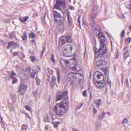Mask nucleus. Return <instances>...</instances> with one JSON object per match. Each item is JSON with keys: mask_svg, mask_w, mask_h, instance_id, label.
Listing matches in <instances>:
<instances>
[{"mask_svg": "<svg viewBox=\"0 0 131 131\" xmlns=\"http://www.w3.org/2000/svg\"><path fill=\"white\" fill-rule=\"evenodd\" d=\"M64 99L60 103L57 104L54 106V110L57 115L59 117L63 116L69 106L68 100L67 92H59L57 94L56 99L57 101Z\"/></svg>", "mask_w": 131, "mask_h": 131, "instance_id": "nucleus-1", "label": "nucleus"}, {"mask_svg": "<svg viewBox=\"0 0 131 131\" xmlns=\"http://www.w3.org/2000/svg\"><path fill=\"white\" fill-rule=\"evenodd\" d=\"M64 19L63 18H62L58 22H57V28L59 31L62 32H63L66 29L64 22Z\"/></svg>", "mask_w": 131, "mask_h": 131, "instance_id": "nucleus-2", "label": "nucleus"}, {"mask_svg": "<svg viewBox=\"0 0 131 131\" xmlns=\"http://www.w3.org/2000/svg\"><path fill=\"white\" fill-rule=\"evenodd\" d=\"M60 6H62L64 8H66V4L65 0H56L54 8L61 11L62 9L60 8Z\"/></svg>", "mask_w": 131, "mask_h": 131, "instance_id": "nucleus-3", "label": "nucleus"}, {"mask_svg": "<svg viewBox=\"0 0 131 131\" xmlns=\"http://www.w3.org/2000/svg\"><path fill=\"white\" fill-rule=\"evenodd\" d=\"M104 56H100V58L98 59V60L96 62V66L101 68L105 64Z\"/></svg>", "mask_w": 131, "mask_h": 131, "instance_id": "nucleus-4", "label": "nucleus"}, {"mask_svg": "<svg viewBox=\"0 0 131 131\" xmlns=\"http://www.w3.org/2000/svg\"><path fill=\"white\" fill-rule=\"evenodd\" d=\"M60 39L63 44H64L67 42L71 43L72 42V37L69 36L62 37L60 38Z\"/></svg>", "mask_w": 131, "mask_h": 131, "instance_id": "nucleus-5", "label": "nucleus"}, {"mask_svg": "<svg viewBox=\"0 0 131 131\" xmlns=\"http://www.w3.org/2000/svg\"><path fill=\"white\" fill-rule=\"evenodd\" d=\"M72 49L73 47L71 45L69 44L66 45L63 48L62 51L63 53L67 54L68 53H71Z\"/></svg>", "mask_w": 131, "mask_h": 131, "instance_id": "nucleus-6", "label": "nucleus"}, {"mask_svg": "<svg viewBox=\"0 0 131 131\" xmlns=\"http://www.w3.org/2000/svg\"><path fill=\"white\" fill-rule=\"evenodd\" d=\"M95 52L100 53L103 54H105L107 52V50L106 47H104L101 48L100 49V46L99 49L95 47L94 48Z\"/></svg>", "mask_w": 131, "mask_h": 131, "instance_id": "nucleus-7", "label": "nucleus"}, {"mask_svg": "<svg viewBox=\"0 0 131 131\" xmlns=\"http://www.w3.org/2000/svg\"><path fill=\"white\" fill-rule=\"evenodd\" d=\"M97 7L96 5L92 8L91 11V17L92 18H94L96 17L97 13Z\"/></svg>", "mask_w": 131, "mask_h": 131, "instance_id": "nucleus-8", "label": "nucleus"}, {"mask_svg": "<svg viewBox=\"0 0 131 131\" xmlns=\"http://www.w3.org/2000/svg\"><path fill=\"white\" fill-rule=\"evenodd\" d=\"M94 82L95 85L99 88H101L104 87V85L105 81L99 80L98 81H94Z\"/></svg>", "mask_w": 131, "mask_h": 131, "instance_id": "nucleus-9", "label": "nucleus"}, {"mask_svg": "<svg viewBox=\"0 0 131 131\" xmlns=\"http://www.w3.org/2000/svg\"><path fill=\"white\" fill-rule=\"evenodd\" d=\"M76 77L77 74L73 72L69 73L68 76V78L69 79V80L73 82L76 79Z\"/></svg>", "mask_w": 131, "mask_h": 131, "instance_id": "nucleus-10", "label": "nucleus"}, {"mask_svg": "<svg viewBox=\"0 0 131 131\" xmlns=\"http://www.w3.org/2000/svg\"><path fill=\"white\" fill-rule=\"evenodd\" d=\"M73 66H70L69 68L71 69V70L73 71H79L81 70V67L79 64H72Z\"/></svg>", "mask_w": 131, "mask_h": 131, "instance_id": "nucleus-11", "label": "nucleus"}, {"mask_svg": "<svg viewBox=\"0 0 131 131\" xmlns=\"http://www.w3.org/2000/svg\"><path fill=\"white\" fill-rule=\"evenodd\" d=\"M27 87V85L24 84H21L19 86V88L18 92L21 93V94H23V93L24 92L25 89Z\"/></svg>", "mask_w": 131, "mask_h": 131, "instance_id": "nucleus-12", "label": "nucleus"}, {"mask_svg": "<svg viewBox=\"0 0 131 131\" xmlns=\"http://www.w3.org/2000/svg\"><path fill=\"white\" fill-rule=\"evenodd\" d=\"M53 13L54 18V21L56 22H57L58 21V20L57 19V18H59L60 19L61 18H63L61 17L60 14L58 13L56 11L54 10L53 11Z\"/></svg>", "mask_w": 131, "mask_h": 131, "instance_id": "nucleus-13", "label": "nucleus"}, {"mask_svg": "<svg viewBox=\"0 0 131 131\" xmlns=\"http://www.w3.org/2000/svg\"><path fill=\"white\" fill-rule=\"evenodd\" d=\"M56 78L54 76H53L51 78L50 84L52 88H53L55 85L57 86V85L56 84Z\"/></svg>", "mask_w": 131, "mask_h": 131, "instance_id": "nucleus-14", "label": "nucleus"}, {"mask_svg": "<svg viewBox=\"0 0 131 131\" xmlns=\"http://www.w3.org/2000/svg\"><path fill=\"white\" fill-rule=\"evenodd\" d=\"M100 40V49L101 48L106 47L104 43L105 41V38H100L99 39Z\"/></svg>", "mask_w": 131, "mask_h": 131, "instance_id": "nucleus-15", "label": "nucleus"}, {"mask_svg": "<svg viewBox=\"0 0 131 131\" xmlns=\"http://www.w3.org/2000/svg\"><path fill=\"white\" fill-rule=\"evenodd\" d=\"M17 46V44L14 43L12 41L8 43L7 48L9 49L11 47L13 48H15Z\"/></svg>", "mask_w": 131, "mask_h": 131, "instance_id": "nucleus-16", "label": "nucleus"}, {"mask_svg": "<svg viewBox=\"0 0 131 131\" xmlns=\"http://www.w3.org/2000/svg\"><path fill=\"white\" fill-rule=\"evenodd\" d=\"M56 74L57 75V81L58 84H60V71L59 70H57L56 71Z\"/></svg>", "mask_w": 131, "mask_h": 131, "instance_id": "nucleus-17", "label": "nucleus"}, {"mask_svg": "<svg viewBox=\"0 0 131 131\" xmlns=\"http://www.w3.org/2000/svg\"><path fill=\"white\" fill-rule=\"evenodd\" d=\"M67 14L68 23H69L70 25L71 26L72 24V18L70 16V14L69 12H67Z\"/></svg>", "mask_w": 131, "mask_h": 131, "instance_id": "nucleus-18", "label": "nucleus"}, {"mask_svg": "<svg viewBox=\"0 0 131 131\" xmlns=\"http://www.w3.org/2000/svg\"><path fill=\"white\" fill-rule=\"evenodd\" d=\"M97 77L99 80H104V77L103 74L102 73H100L97 75Z\"/></svg>", "mask_w": 131, "mask_h": 131, "instance_id": "nucleus-19", "label": "nucleus"}, {"mask_svg": "<svg viewBox=\"0 0 131 131\" xmlns=\"http://www.w3.org/2000/svg\"><path fill=\"white\" fill-rule=\"evenodd\" d=\"M105 113H106V112H103L102 115L99 114L98 116V119L100 121L102 120L105 117Z\"/></svg>", "mask_w": 131, "mask_h": 131, "instance_id": "nucleus-20", "label": "nucleus"}, {"mask_svg": "<svg viewBox=\"0 0 131 131\" xmlns=\"http://www.w3.org/2000/svg\"><path fill=\"white\" fill-rule=\"evenodd\" d=\"M101 100L100 99L96 100L95 101V104L97 108H98L101 103Z\"/></svg>", "mask_w": 131, "mask_h": 131, "instance_id": "nucleus-21", "label": "nucleus"}, {"mask_svg": "<svg viewBox=\"0 0 131 131\" xmlns=\"http://www.w3.org/2000/svg\"><path fill=\"white\" fill-rule=\"evenodd\" d=\"M29 19V17L28 16H26L24 18H19L20 21L22 22H24L28 20Z\"/></svg>", "mask_w": 131, "mask_h": 131, "instance_id": "nucleus-22", "label": "nucleus"}, {"mask_svg": "<svg viewBox=\"0 0 131 131\" xmlns=\"http://www.w3.org/2000/svg\"><path fill=\"white\" fill-rule=\"evenodd\" d=\"M60 123L61 122H53V124L54 127L57 129L58 126V125L60 124Z\"/></svg>", "mask_w": 131, "mask_h": 131, "instance_id": "nucleus-23", "label": "nucleus"}, {"mask_svg": "<svg viewBox=\"0 0 131 131\" xmlns=\"http://www.w3.org/2000/svg\"><path fill=\"white\" fill-rule=\"evenodd\" d=\"M27 34L26 32L25 31L23 33V36H22V38L23 40H26L27 38Z\"/></svg>", "mask_w": 131, "mask_h": 131, "instance_id": "nucleus-24", "label": "nucleus"}, {"mask_svg": "<svg viewBox=\"0 0 131 131\" xmlns=\"http://www.w3.org/2000/svg\"><path fill=\"white\" fill-rule=\"evenodd\" d=\"M101 124L99 123H97L96 124L95 128L97 130H99L101 126Z\"/></svg>", "mask_w": 131, "mask_h": 131, "instance_id": "nucleus-25", "label": "nucleus"}, {"mask_svg": "<svg viewBox=\"0 0 131 131\" xmlns=\"http://www.w3.org/2000/svg\"><path fill=\"white\" fill-rule=\"evenodd\" d=\"M101 69L102 71H103L104 73V74L106 75L107 73L108 68L107 67H106L105 68H103L102 67H101Z\"/></svg>", "mask_w": 131, "mask_h": 131, "instance_id": "nucleus-26", "label": "nucleus"}, {"mask_svg": "<svg viewBox=\"0 0 131 131\" xmlns=\"http://www.w3.org/2000/svg\"><path fill=\"white\" fill-rule=\"evenodd\" d=\"M15 32L14 31H13L9 34V37L11 38H13V37H15Z\"/></svg>", "mask_w": 131, "mask_h": 131, "instance_id": "nucleus-27", "label": "nucleus"}, {"mask_svg": "<svg viewBox=\"0 0 131 131\" xmlns=\"http://www.w3.org/2000/svg\"><path fill=\"white\" fill-rule=\"evenodd\" d=\"M27 126L25 124H23L21 127V129L23 130H27Z\"/></svg>", "mask_w": 131, "mask_h": 131, "instance_id": "nucleus-28", "label": "nucleus"}, {"mask_svg": "<svg viewBox=\"0 0 131 131\" xmlns=\"http://www.w3.org/2000/svg\"><path fill=\"white\" fill-rule=\"evenodd\" d=\"M29 36L32 38L36 37V35L34 33L31 32L29 34Z\"/></svg>", "mask_w": 131, "mask_h": 131, "instance_id": "nucleus-29", "label": "nucleus"}, {"mask_svg": "<svg viewBox=\"0 0 131 131\" xmlns=\"http://www.w3.org/2000/svg\"><path fill=\"white\" fill-rule=\"evenodd\" d=\"M50 60H51L54 63H55V60L54 55L53 54H52L50 57Z\"/></svg>", "mask_w": 131, "mask_h": 131, "instance_id": "nucleus-30", "label": "nucleus"}, {"mask_svg": "<svg viewBox=\"0 0 131 131\" xmlns=\"http://www.w3.org/2000/svg\"><path fill=\"white\" fill-rule=\"evenodd\" d=\"M99 53L98 52H95V56L96 57V58H100V56H104V54H99Z\"/></svg>", "mask_w": 131, "mask_h": 131, "instance_id": "nucleus-31", "label": "nucleus"}, {"mask_svg": "<svg viewBox=\"0 0 131 131\" xmlns=\"http://www.w3.org/2000/svg\"><path fill=\"white\" fill-rule=\"evenodd\" d=\"M32 72L30 74V76L31 77L33 78H34L35 76L36 72L34 70H32Z\"/></svg>", "mask_w": 131, "mask_h": 131, "instance_id": "nucleus-32", "label": "nucleus"}, {"mask_svg": "<svg viewBox=\"0 0 131 131\" xmlns=\"http://www.w3.org/2000/svg\"><path fill=\"white\" fill-rule=\"evenodd\" d=\"M26 71L27 72V73L29 74L31 71V69L29 67H27L26 69Z\"/></svg>", "mask_w": 131, "mask_h": 131, "instance_id": "nucleus-33", "label": "nucleus"}, {"mask_svg": "<svg viewBox=\"0 0 131 131\" xmlns=\"http://www.w3.org/2000/svg\"><path fill=\"white\" fill-rule=\"evenodd\" d=\"M12 79H13V80H12V84H14L16 83H17V82L18 81L17 79L15 78H13Z\"/></svg>", "mask_w": 131, "mask_h": 131, "instance_id": "nucleus-34", "label": "nucleus"}, {"mask_svg": "<svg viewBox=\"0 0 131 131\" xmlns=\"http://www.w3.org/2000/svg\"><path fill=\"white\" fill-rule=\"evenodd\" d=\"M128 121V120L126 118H124V120L123 121L122 123L123 124L127 123Z\"/></svg>", "mask_w": 131, "mask_h": 131, "instance_id": "nucleus-35", "label": "nucleus"}, {"mask_svg": "<svg viewBox=\"0 0 131 131\" xmlns=\"http://www.w3.org/2000/svg\"><path fill=\"white\" fill-rule=\"evenodd\" d=\"M16 75V74L13 71H12L11 73L10 76L12 78H14V76Z\"/></svg>", "mask_w": 131, "mask_h": 131, "instance_id": "nucleus-36", "label": "nucleus"}, {"mask_svg": "<svg viewBox=\"0 0 131 131\" xmlns=\"http://www.w3.org/2000/svg\"><path fill=\"white\" fill-rule=\"evenodd\" d=\"M97 36H98L99 39L101 38H105V35L103 34L101 35H98Z\"/></svg>", "mask_w": 131, "mask_h": 131, "instance_id": "nucleus-37", "label": "nucleus"}, {"mask_svg": "<svg viewBox=\"0 0 131 131\" xmlns=\"http://www.w3.org/2000/svg\"><path fill=\"white\" fill-rule=\"evenodd\" d=\"M125 33V30H123L121 32L120 34L121 37H123L124 36Z\"/></svg>", "mask_w": 131, "mask_h": 131, "instance_id": "nucleus-38", "label": "nucleus"}, {"mask_svg": "<svg viewBox=\"0 0 131 131\" xmlns=\"http://www.w3.org/2000/svg\"><path fill=\"white\" fill-rule=\"evenodd\" d=\"M81 17V16H80L78 18V23L79 24V26L80 27V28H81V26L80 24V19Z\"/></svg>", "mask_w": 131, "mask_h": 131, "instance_id": "nucleus-39", "label": "nucleus"}, {"mask_svg": "<svg viewBox=\"0 0 131 131\" xmlns=\"http://www.w3.org/2000/svg\"><path fill=\"white\" fill-rule=\"evenodd\" d=\"M46 51V48L45 46L43 48V49L41 53V58L42 57L43 53Z\"/></svg>", "mask_w": 131, "mask_h": 131, "instance_id": "nucleus-40", "label": "nucleus"}, {"mask_svg": "<svg viewBox=\"0 0 131 131\" xmlns=\"http://www.w3.org/2000/svg\"><path fill=\"white\" fill-rule=\"evenodd\" d=\"M126 40L128 43H130L131 41V38L130 37H129Z\"/></svg>", "mask_w": 131, "mask_h": 131, "instance_id": "nucleus-41", "label": "nucleus"}, {"mask_svg": "<svg viewBox=\"0 0 131 131\" xmlns=\"http://www.w3.org/2000/svg\"><path fill=\"white\" fill-rule=\"evenodd\" d=\"M36 80L37 84L39 85L40 84V80L37 79V78L36 79Z\"/></svg>", "mask_w": 131, "mask_h": 131, "instance_id": "nucleus-42", "label": "nucleus"}, {"mask_svg": "<svg viewBox=\"0 0 131 131\" xmlns=\"http://www.w3.org/2000/svg\"><path fill=\"white\" fill-rule=\"evenodd\" d=\"M82 95L84 97H86V90H85L82 92Z\"/></svg>", "mask_w": 131, "mask_h": 131, "instance_id": "nucleus-43", "label": "nucleus"}, {"mask_svg": "<svg viewBox=\"0 0 131 131\" xmlns=\"http://www.w3.org/2000/svg\"><path fill=\"white\" fill-rule=\"evenodd\" d=\"M93 109L94 113V114H95L97 113V111L95 109V107H93Z\"/></svg>", "mask_w": 131, "mask_h": 131, "instance_id": "nucleus-44", "label": "nucleus"}, {"mask_svg": "<svg viewBox=\"0 0 131 131\" xmlns=\"http://www.w3.org/2000/svg\"><path fill=\"white\" fill-rule=\"evenodd\" d=\"M30 58L32 62L34 61L35 60V58L32 56H30Z\"/></svg>", "mask_w": 131, "mask_h": 131, "instance_id": "nucleus-45", "label": "nucleus"}, {"mask_svg": "<svg viewBox=\"0 0 131 131\" xmlns=\"http://www.w3.org/2000/svg\"><path fill=\"white\" fill-rule=\"evenodd\" d=\"M126 85L127 86V87H128L129 86V83L128 82V79H126Z\"/></svg>", "mask_w": 131, "mask_h": 131, "instance_id": "nucleus-46", "label": "nucleus"}, {"mask_svg": "<svg viewBox=\"0 0 131 131\" xmlns=\"http://www.w3.org/2000/svg\"><path fill=\"white\" fill-rule=\"evenodd\" d=\"M25 108L28 110L29 111L30 110V108L29 106L28 105H26L25 107Z\"/></svg>", "mask_w": 131, "mask_h": 131, "instance_id": "nucleus-47", "label": "nucleus"}, {"mask_svg": "<svg viewBox=\"0 0 131 131\" xmlns=\"http://www.w3.org/2000/svg\"><path fill=\"white\" fill-rule=\"evenodd\" d=\"M126 8L128 9H131V5H128V6H126Z\"/></svg>", "mask_w": 131, "mask_h": 131, "instance_id": "nucleus-48", "label": "nucleus"}, {"mask_svg": "<svg viewBox=\"0 0 131 131\" xmlns=\"http://www.w3.org/2000/svg\"><path fill=\"white\" fill-rule=\"evenodd\" d=\"M18 54V53L17 52H14L13 53V56H16Z\"/></svg>", "mask_w": 131, "mask_h": 131, "instance_id": "nucleus-49", "label": "nucleus"}, {"mask_svg": "<svg viewBox=\"0 0 131 131\" xmlns=\"http://www.w3.org/2000/svg\"><path fill=\"white\" fill-rule=\"evenodd\" d=\"M4 78L6 79V80H10V78L8 77H4Z\"/></svg>", "mask_w": 131, "mask_h": 131, "instance_id": "nucleus-50", "label": "nucleus"}, {"mask_svg": "<svg viewBox=\"0 0 131 131\" xmlns=\"http://www.w3.org/2000/svg\"><path fill=\"white\" fill-rule=\"evenodd\" d=\"M48 117H46V119H44V122H48Z\"/></svg>", "mask_w": 131, "mask_h": 131, "instance_id": "nucleus-51", "label": "nucleus"}, {"mask_svg": "<svg viewBox=\"0 0 131 131\" xmlns=\"http://www.w3.org/2000/svg\"><path fill=\"white\" fill-rule=\"evenodd\" d=\"M37 94V90H35V91L34 92V94L35 96H36Z\"/></svg>", "mask_w": 131, "mask_h": 131, "instance_id": "nucleus-52", "label": "nucleus"}, {"mask_svg": "<svg viewBox=\"0 0 131 131\" xmlns=\"http://www.w3.org/2000/svg\"><path fill=\"white\" fill-rule=\"evenodd\" d=\"M93 40H94V42L96 43V40L95 38V37H93Z\"/></svg>", "mask_w": 131, "mask_h": 131, "instance_id": "nucleus-53", "label": "nucleus"}, {"mask_svg": "<svg viewBox=\"0 0 131 131\" xmlns=\"http://www.w3.org/2000/svg\"><path fill=\"white\" fill-rule=\"evenodd\" d=\"M70 9L71 10H73L74 9V7L71 6L70 7Z\"/></svg>", "mask_w": 131, "mask_h": 131, "instance_id": "nucleus-54", "label": "nucleus"}, {"mask_svg": "<svg viewBox=\"0 0 131 131\" xmlns=\"http://www.w3.org/2000/svg\"><path fill=\"white\" fill-rule=\"evenodd\" d=\"M86 17V16L85 15H84L83 17V18L82 20H85V17Z\"/></svg>", "mask_w": 131, "mask_h": 131, "instance_id": "nucleus-55", "label": "nucleus"}, {"mask_svg": "<svg viewBox=\"0 0 131 131\" xmlns=\"http://www.w3.org/2000/svg\"><path fill=\"white\" fill-rule=\"evenodd\" d=\"M128 51H129V50L127 49L126 51H125L124 52V53L125 54H127L128 53Z\"/></svg>", "mask_w": 131, "mask_h": 131, "instance_id": "nucleus-56", "label": "nucleus"}, {"mask_svg": "<svg viewBox=\"0 0 131 131\" xmlns=\"http://www.w3.org/2000/svg\"><path fill=\"white\" fill-rule=\"evenodd\" d=\"M100 30H99V32L98 34V35H101V34H103V32H102V31H100Z\"/></svg>", "mask_w": 131, "mask_h": 131, "instance_id": "nucleus-57", "label": "nucleus"}, {"mask_svg": "<svg viewBox=\"0 0 131 131\" xmlns=\"http://www.w3.org/2000/svg\"><path fill=\"white\" fill-rule=\"evenodd\" d=\"M82 105L81 104L80 105L78 106L77 107V108L78 109H79L81 107Z\"/></svg>", "mask_w": 131, "mask_h": 131, "instance_id": "nucleus-58", "label": "nucleus"}, {"mask_svg": "<svg viewBox=\"0 0 131 131\" xmlns=\"http://www.w3.org/2000/svg\"><path fill=\"white\" fill-rule=\"evenodd\" d=\"M49 126V125H48L47 126H46L45 127V130H47L48 129V128L47 126Z\"/></svg>", "mask_w": 131, "mask_h": 131, "instance_id": "nucleus-59", "label": "nucleus"}, {"mask_svg": "<svg viewBox=\"0 0 131 131\" xmlns=\"http://www.w3.org/2000/svg\"><path fill=\"white\" fill-rule=\"evenodd\" d=\"M32 42L33 43H35L36 42L35 40L34 39H33L32 40Z\"/></svg>", "mask_w": 131, "mask_h": 131, "instance_id": "nucleus-60", "label": "nucleus"}, {"mask_svg": "<svg viewBox=\"0 0 131 131\" xmlns=\"http://www.w3.org/2000/svg\"><path fill=\"white\" fill-rule=\"evenodd\" d=\"M127 47H125L124 49V51L125 49H127Z\"/></svg>", "mask_w": 131, "mask_h": 131, "instance_id": "nucleus-61", "label": "nucleus"}, {"mask_svg": "<svg viewBox=\"0 0 131 131\" xmlns=\"http://www.w3.org/2000/svg\"><path fill=\"white\" fill-rule=\"evenodd\" d=\"M84 77H83V75H82V80H83V81H84H84H84Z\"/></svg>", "mask_w": 131, "mask_h": 131, "instance_id": "nucleus-62", "label": "nucleus"}, {"mask_svg": "<svg viewBox=\"0 0 131 131\" xmlns=\"http://www.w3.org/2000/svg\"><path fill=\"white\" fill-rule=\"evenodd\" d=\"M129 29L131 30V25L130 26Z\"/></svg>", "mask_w": 131, "mask_h": 131, "instance_id": "nucleus-63", "label": "nucleus"}, {"mask_svg": "<svg viewBox=\"0 0 131 131\" xmlns=\"http://www.w3.org/2000/svg\"><path fill=\"white\" fill-rule=\"evenodd\" d=\"M73 130L74 131H77V130H75V129H73Z\"/></svg>", "mask_w": 131, "mask_h": 131, "instance_id": "nucleus-64", "label": "nucleus"}]
</instances>
